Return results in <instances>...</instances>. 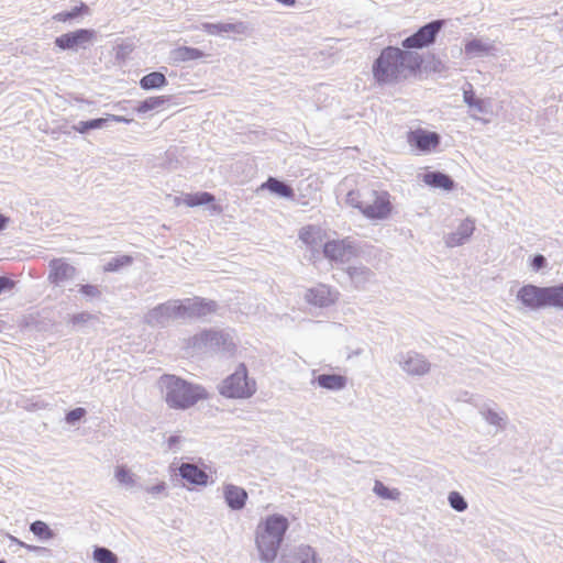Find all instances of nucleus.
<instances>
[{
    "label": "nucleus",
    "mask_w": 563,
    "mask_h": 563,
    "mask_svg": "<svg viewBox=\"0 0 563 563\" xmlns=\"http://www.w3.org/2000/svg\"><path fill=\"white\" fill-rule=\"evenodd\" d=\"M422 66L423 57L420 54L387 46L374 60L372 73L378 85H387L417 76L422 70Z\"/></svg>",
    "instance_id": "obj_1"
},
{
    "label": "nucleus",
    "mask_w": 563,
    "mask_h": 563,
    "mask_svg": "<svg viewBox=\"0 0 563 563\" xmlns=\"http://www.w3.org/2000/svg\"><path fill=\"white\" fill-rule=\"evenodd\" d=\"M157 385L170 409L186 410L209 398L205 387L173 374L162 375Z\"/></svg>",
    "instance_id": "obj_2"
},
{
    "label": "nucleus",
    "mask_w": 563,
    "mask_h": 563,
    "mask_svg": "<svg viewBox=\"0 0 563 563\" xmlns=\"http://www.w3.org/2000/svg\"><path fill=\"white\" fill-rule=\"evenodd\" d=\"M393 196L383 188L367 187L353 189L346 194V203L357 209L366 219L384 221L389 219L395 206Z\"/></svg>",
    "instance_id": "obj_3"
},
{
    "label": "nucleus",
    "mask_w": 563,
    "mask_h": 563,
    "mask_svg": "<svg viewBox=\"0 0 563 563\" xmlns=\"http://www.w3.org/2000/svg\"><path fill=\"white\" fill-rule=\"evenodd\" d=\"M288 520L282 515H271L262 520L255 533V544L261 559L273 562L288 529Z\"/></svg>",
    "instance_id": "obj_4"
},
{
    "label": "nucleus",
    "mask_w": 563,
    "mask_h": 563,
    "mask_svg": "<svg viewBox=\"0 0 563 563\" xmlns=\"http://www.w3.org/2000/svg\"><path fill=\"white\" fill-rule=\"evenodd\" d=\"M255 390V380L249 378L246 366L240 364L234 373L223 380L220 394L228 398H249Z\"/></svg>",
    "instance_id": "obj_5"
},
{
    "label": "nucleus",
    "mask_w": 563,
    "mask_h": 563,
    "mask_svg": "<svg viewBox=\"0 0 563 563\" xmlns=\"http://www.w3.org/2000/svg\"><path fill=\"white\" fill-rule=\"evenodd\" d=\"M166 310L175 318H202L214 313L217 303L212 300L195 297L167 306Z\"/></svg>",
    "instance_id": "obj_6"
},
{
    "label": "nucleus",
    "mask_w": 563,
    "mask_h": 563,
    "mask_svg": "<svg viewBox=\"0 0 563 563\" xmlns=\"http://www.w3.org/2000/svg\"><path fill=\"white\" fill-rule=\"evenodd\" d=\"M443 24L442 20H437L421 26L416 33L402 41V47L406 48L405 51H409L430 46L434 43Z\"/></svg>",
    "instance_id": "obj_7"
},
{
    "label": "nucleus",
    "mask_w": 563,
    "mask_h": 563,
    "mask_svg": "<svg viewBox=\"0 0 563 563\" xmlns=\"http://www.w3.org/2000/svg\"><path fill=\"white\" fill-rule=\"evenodd\" d=\"M323 255L331 262H347L356 254L350 238L329 240L323 245Z\"/></svg>",
    "instance_id": "obj_8"
},
{
    "label": "nucleus",
    "mask_w": 563,
    "mask_h": 563,
    "mask_svg": "<svg viewBox=\"0 0 563 563\" xmlns=\"http://www.w3.org/2000/svg\"><path fill=\"white\" fill-rule=\"evenodd\" d=\"M520 302L532 310L548 307V287L525 285L517 295Z\"/></svg>",
    "instance_id": "obj_9"
},
{
    "label": "nucleus",
    "mask_w": 563,
    "mask_h": 563,
    "mask_svg": "<svg viewBox=\"0 0 563 563\" xmlns=\"http://www.w3.org/2000/svg\"><path fill=\"white\" fill-rule=\"evenodd\" d=\"M407 142L420 152L434 151L440 144V135L424 129H416L407 134Z\"/></svg>",
    "instance_id": "obj_10"
},
{
    "label": "nucleus",
    "mask_w": 563,
    "mask_h": 563,
    "mask_svg": "<svg viewBox=\"0 0 563 563\" xmlns=\"http://www.w3.org/2000/svg\"><path fill=\"white\" fill-rule=\"evenodd\" d=\"M305 298L308 303L323 308L335 303L339 299V292L324 284H319L308 289Z\"/></svg>",
    "instance_id": "obj_11"
},
{
    "label": "nucleus",
    "mask_w": 563,
    "mask_h": 563,
    "mask_svg": "<svg viewBox=\"0 0 563 563\" xmlns=\"http://www.w3.org/2000/svg\"><path fill=\"white\" fill-rule=\"evenodd\" d=\"M96 36L95 31L80 29L75 32L66 33L55 40V44L62 49H71L85 43L91 42Z\"/></svg>",
    "instance_id": "obj_12"
},
{
    "label": "nucleus",
    "mask_w": 563,
    "mask_h": 563,
    "mask_svg": "<svg viewBox=\"0 0 563 563\" xmlns=\"http://www.w3.org/2000/svg\"><path fill=\"white\" fill-rule=\"evenodd\" d=\"M48 280L51 284L59 285L71 279L76 274V268L64 258H53L49 264Z\"/></svg>",
    "instance_id": "obj_13"
},
{
    "label": "nucleus",
    "mask_w": 563,
    "mask_h": 563,
    "mask_svg": "<svg viewBox=\"0 0 563 563\" xmlns=\"http://www.w3.org/2000/svg\"><path fill=\"white\" fill-rule=\"evenodd\" d=\"M180 476L192 486H206L209 481V475L195 464L183 463L179 466Z\"/></svg>",
    "instance_id": "obj_14"
},
{
    "label": "nucleus",
    "mask_w": 563,
    "mask_h": 563,
    "mask_svg": "<svg viewBox=\"0 0 563 563\" xmlns=\"http://www.w3.org/2000/svg\"><path fill=\"white\" fill-rule=\"evenodd\" d=\"M223 495L228 506L233 510L242 509L247 500L245 489L231 484L224 486Z\"/></svg>",
    "instance_id": "obj_15"
},
{
    "label": "nucleus",
    "mask_w": 563,
    "mask_h": 563,
    "mask_svg": "<svg viewBox=\"0 0 563 563\" xmlns=\"http://www.w3.org/2000/svg\"><path fill=\"white\" fill-rule=\"evenodd\" d=\"M475 223L471 219L463 220L457 230L452 232L448 239L446 244L449 246H456L463 244L474 232Z\"/></svg>",
    "instance_id": "obj_16"
},
{
    "label": "nucleus",
    "mask_w": 563,
    "mask_h": 563,
    "mask_svg": "<svg viewBox=\"0 0 563 563\" xmlns=\"http://www.w3.org/2000/svg\"><path fill=\"white\" fill-rule=\"evenodd\" d=\"M402 368L410 375H424L430 369V364L419 354L408 355L402 364Z\"/></svg>",
    "instance_id": "obj_17"
},
{
    "label": "nucleus",
    "mask_w": 563,
    "mask_h": 563,
    "mask_svg": "<svg viewBox=\"0 0 563 563\" xmlns=\"http://www.w3.org/2000/svg\"><path fill=\"white\" fill-rule=\"evenodd\" d=\"M316 380L321 388L329 390H341L347 384L346 376L340 374H321Z\"/></svg>",
    "instance_id": "obj_18"
},
{
    "label": "nucleus",
    "mask_w": 563,
    "mask_h": 563,
    "mask_svg": "<svg viewBox=\"0 0 563 563\" xmlns=\"http://www.w3.org/2000/svg\"><path fill=\"white\" fill-rule=\"evenodd\" d=\"M423 183L430 187L451 190L454 181L445 174L440 172H429L423 175Z\"/></svg>",
    "instance_id": "obj_19"
},
{
    "label": "nucleus",
    "mask_w": 563,
    "mask_h": 563,
    "mask_svg": "<svg viewBox=\"0 0 563 563\" xmlns=\"http://www.w3.org/2000/svg\"><path fill=\"white\" fill-rule=\"evenodd\" d=\"M195 342L210 344L216 347H220V345H225L227 343H229V345H233L229 335L217 331H205L195 336Z\"/></svg>",
    "instance_id": "obj_20"
},
{
    "label": "nucleus",
    "mask_w": 563,
    "mask_h": 563,
    "mask_svg": "<svg viewBox=\"0 0 563 563\" xmlns=\"http://www.w3.org/2000/svg\"><path fill=\"white\" fill-rule=\"evenodd\" d=\"M214 201L213 195L202 191L195 194H186L177 200V205H185L186 207H198L201 205H208Z\"/></svg>",
    "instance_id": "obj_21"
},
{
    "label": "nucleus",
    "mask_w": 563,
    "mask_h": 563,
    "mask_svg": "<svg viewBox=\"0 0 563 563\" xmlns=\"http://www.w3.org/2000/svg\"><path fill=\"white\" fill-rule=\"evenodd\" d=\"M261 189H267L269 190L271 192L277 195V196H280V197H285V198H292L294 197V190L292 188L274 178V177H269L265 183H263L260 187Z\"/></svg>",
    "instance_id": "obj_22"
},
{
    "label": "nucleus",
    "mask_w": 563,
    "mask_h": 563,
    "mask_svg": "<svg viewBox=\"0 0 563 563\" xmlns=\"http://www.w3.org/2000/svg\"><path fill=\"white\" fill-rule=\"evenodd\" d=\"M324 232L316 225H306L299 231V239L308 246H314L323 239Z\"/></svg>",
    "instance_id": "obj_23"
},
{
    "label": "nucleus",
    "mask_w": 563,
    "mask_h": 563,
    "mask_svg": "<svg viewBox=\"0 0 563 563\" xmlns=\"http://www.w3.org/2000/svg\"><path fill=\"white\" fill-rule=\"evenodd\" d=\"M167 79L163 73L153 71L142 77L140 86L143 90L158 89L166 86Z\"/></svg>",
    "instance_id": "obj_24"
},
{
    "label": "nucleus",
    "mask_w": 563,
    "mask_h": 563,
    "mask_svg": "<svg viewBox=\"0 0 563 563\" xmlns=\"http://www.w3.org/2000/svg\"><path fill=\"white\" fill-rule=\"evenodd\" d=\"M169 99L170 98L168 96L150 97V98L145 99L144 101H142L139 104L136 110L140 113H145V112H148L151 110L159 109L165 103H167L169 101Z\"/></svg>",
    "instance_id": "obj_25"
},
{
    "label": "nucleus",
    "mask_w": 563,
    "mask_h": 563,
    "mask_svg": "<svg viewBox=\"0 0 563 563\" xmlns=\"http://www.w3.org/2000/svg\"><path fill=\"white\" fill-rule=\"evenodd\" d=\"M205 56L203 52L195 47L181 46L175 51V58L178 62H189L200 59Z\"/></svg>",
    "instance_id": "obj_26"
},
{
    "label": "nucleus",
    "mask_w": 563,
    "mask_h": 563,
    "mask_svg": "<svg viewBox=\"0 0 563 563\" xmlns=\"http://www.w3.org/2000/svg\"><path fill=\"white\" fill-rule=\"evenodd\" d=\"M463 99L470 108L475 109L477 112H485L487 109L486 102L483 99L476 97L472 86L464 90Z\"/></svg>",
    "instance_id": "obj_27"
},
{
    "label": "nucleus",
    "mask_w": 563,
    "mask_h": 563,
    "mask_svg": "<svg viewBox=\"0 0 563 563\" xmlns=\"http://www.w3.org/2000/svg\"><path fill=\"white\" fill-rule=\"evenodd\" d=\"M30 530L41 540H51L54 538V531L44 521L36 520L31 523Z\"/></svg>",
    "instance_id": "obj_28"
},
{
    "label": "nucleus",
    "mask_w": 563,
    "mask_h": 563,
    "mask_svg": "<svg viewBox=\"0 0 563 563\" xmlns=\"http://www.w3.org/2000/svg\"><path fill=\"white\" fill-rule=\"evenodd\" d=\"M241 24L233 23H206L203 24V29L209 34H221V33H230L238 32Z\"/></svg>",
    "instance_id": "obj_29"
},
{
    "label": "nucleus",
    "mask_w": 563,
    "mask_h": 563,
    "mask_svg": "<svg viewBox=\"0 0 563 563\" xmlns=\"http://www.w3.org/2000/svg\"><path fill=\"white\" fill-rule=\"evenodd\" d=\"M89 12V8L84 3L80 2L79 5H76L71 11L68 12H59L53 16V20L58 22H67L69 20H73L77 18L80 14H86Z\"/></svg>",
    "instance_id": "obj_30"
},
{
    "label": "nucleus",
    "mask_w": 563,
    "mask_h": 563,
    "mask_svg": "<svg viewBox=\"0 0 563 563\" xmlns=\"http://www.w3.org/2000/svg\"><path fill=\"white\" fill-rule=\"evenodd\" d=\"M548 307L563 309V284L548 287Z\"/></svg>",
    "instance_id": "obj_31"
},
{
    "label": "nucleus",
    "mask_w": 563,
    "mask_h": 563,
    "mask_svg": "<svg viewBox=\"0 0 563 563\" xmlns=\"http://www.w3.org/2000/svg\"><path fill=\"white\" fill-rule=\"evenodd\" d=\"M464 51L467 56L473 57L476 55L487 53L489 51V46L484 44L481 40L475 38V40L468 41L465 44Z\"/></svg>",
    "instance_id": "obj_32"
},
{
    "label": "nucleus",
    "mask_w": 563,
    "mask_h": 563,
    "mask_svg": "<svg viewBox=\"0 0 563 563\" xmlns=\"http://www.w3.org/2000/svg\"><path fill=\"white\" fill-rule=\"evenodd\" d=\"M93 560L97 563H117L118 562L115 554L106 548H96L93 551Z\"/></svg>",
    "instance_id": "obj_33"
},
{
    "label": "nucleus",
    "mask_w": 563,
    "mask_h": 563,
    "mask_svg": "<svg viewBox=\"0 0 563 563\" xmlns=\"http://www.w3.org/2000/svg\"><path fill=\"white\" fill-rule=\"evenodd\" d=\"M374 492L376 495L384 499H398L399 492L397 489H389L387 486H385L382 482L376 481L374 485Z\"/></svg>",
    "instance_id": "obj_34"
},
{
    "label": "nucleus",
    "mask_w": 563,
    "mask_h": 563,
    "mask_svg": "<svg viewBox=\"0 0 563 563\" xmlns=\"http://www.w3.org/2000/svg\"><path fill=\"white\" fill-rule=\"evenodd\" d=\"M106 122H107V119H104V118L93 119L90 121H81L78 123V125L75 126V130L77 132L84 134V133L88 132L89 130L101 128Z\"/></svg>",
    "instance_id": "obj_35"
},
{
    "label": "nucleus",
    "mask_w": 563,
    "mask_h": 563,
    "mask_svg": "<svg viewBox=\"0 0 563 563\" xmlns=\"http://www.w3.org/2000/svg\"><path fill=\"white\" fill-rule=\"evenodd\" d=\"M299 563H317L316 552L311 547H300L297 552Z\"/></svg>",
    "instance_id": "obj_36"
},
{
    "label": "nucleus",
    "mask_w": 563,
    "mask_h": 563,
    "mask_svg": "<svg viewBox=\"0 0 563 563\" xmlns=\"http://www.w3.org/2000/svg\"><path fill=\"white\" fill-rule=\"evenodd\" d=\"M115 478L124 485H133L134 479L131 472L125 466H118L115 468Z\"/></svg>",
    "instance_id": "obj_37"
},
{
    "label": "nucleus",
    "mask_w": 563,
    "mask_h": 563,
    "mask_svg": "<svg viewBox=\"0 0 563 563\" xmlns=\"http://www.w3.org/2000/svg\"><path fill=\"white\" fill-rule=\"evenodd\" d=\"M449 501L451 507L457 511H463L467 508L466 501L457 492H452L450 494Z\"/></svg>",
    "instance_id": "obj_38"
},
{
    "label": "nucleus",
    "mask_w": 563,
    "mask_h": 563,
    "mask_svg": "<svg viewBox=\"0 0 563 563\" xmlns=\"http://www.w3.org/2000/svg\"><path fill=\"white\" fill-rule=\"evenodd\" d=\"M85 415L86 410L84 408H75L67 413L66 421L68 423H75L76 421L80 420Z\"/></svg>",
    "instance_id": "obj_39"
},
{
    "label": "nucleus",
    "mask_w": 563,
    "mask_h": 563,
    "mask_svg": "<svg viewBox=\"0 0 563 563\" xmlns=\"http://www.w3.org/2000/svg\"><path fill=\"white\" fill-rule=\"evenodd\" d=\"M79 291L86 296V297H98L100 295V290L98 288V286L96 285H81L80 288H79Z\"/></svg>",
    "instance_id": "obj_40"
},
{
    "label": "nucleus",
    "mask_w": 563,
    "mask_h": 563,
    "mask_svg": "<svg viewBox=\"0 0 563 563\" xmlns=\"http://www.w3.org/2000/svg\"><path fill=\"white\" fill-rule=\"evenodd\" d=\"M165 489H166L165 482H161V483H158L156 485H153V486L148 487L146 490H147L148 494L157 495V494L163 493Z\"/></svg>",
    "instance_id": "obj_41"
},
{
    "label": "nucleus",
    "mask_w": 563,
    "mask_h": 563,
    "mask_svg": "<svg viewBox=\"0 0 563 563\" xmlns=\"http://www.w3.org/2000/svg\"><path fill=\"white\" fill-rule=\"evenodd\" d=\"M14 287V282L8 277H0V294L5 289H11Z\"/></svg>",
    "instance_id": "obj_42"
},
{
    "label": "nucleus",
    "mask_w": 563,
    "mask_h": 563,
    "mask_svg": "<svg viewBox=\"0 0 563 563\" xmlns=\"http://www.w3.org/2000/svg\"><path fill=\"white\" fill-rule=\"evenodd\" d=\"M544 264H545V258L542 255H536L531 263L533 269H536V271L542 268L544 266Z\"/></svg>",
    "instance_id": "obj_43"
},
{
    "label": "nucleus",
    "mask_w": 563,
    "mask_h": 563,
    "mask_svg": "<svg viewBox=\"0 0 563 563\" xmlns=\"http://www.w3.org/2000/svg\"><path fill=\"white\" fill-rule=\"evenodd\" d=\"M92 318L89 313H79L71 318L73 323L86 322Z\"/></svg>",
    "instance_id": "obj_44"
},
{
    "label": "nucleus",
    "mask_w": 563,
    "mask_h": 563,
    "mask_svg": "<svg viewBox=\"0 0 563 563\" xmlns=\"http://www.w3.org/2000/svg\"><path fill=\"white\" fill-rule=\"evenodd\" d=\"M180 441V437L179 435H172L168 438V445L169 448L176 445L178 442Z\"/></svg>",
    "instance_id": "obj_45"
},
{
    "label": "nucleus",
    "mask_w": 563,
    "mask_h": 563,
    "mask_svg": "<svg viewBox=\"0 0 563 563\" xmlns=\"http://www.w3.org/2000/svg\"><path fill=\"white\" fill-rule=\"evenodd\" d=\"M487 419L493 423H499V421L501 420V418H499L497 413L493 412H489Z\"/></svg>",
    "instance_id": "obj_46"
},
{
    "label": "nucleus",
    "mask_w": 563,
    "mask_h": 563,
    "mask_svg": "<svg viewBox=\"0 0 563 563\" xmlns=\"http://www.w3.org/2000/svg\"><path fill=\"white\" fill-rule=\"evenodd\" d=\"M110 118L115 121V122H124V123H129L131 120L126 119V118H123V117H119V115H110Z\"/></svg>",
    "instance_id": "obj_47"
},
{
    "label": "nucleus",
    "mask_w": 563,
    "mask_h": 563,
    "mask_svg": "<svg viewBox=\"0 0 563 563\" xmlns=\"http://www.w3.org/2000/svg\"><path fill=\"white\" fill-rule=\"evenodd\" d=\"M19 544H20V547L26 549L27 551H36V550H38L37 547L31 545V544H26L24 542H19Z\"/></svg>",
    "instance_id": "obj_48"
},
{
    "label": "nucleus",
    "mask_w": 563,
    "mask_h": 563,
    "mask_svg": "<svg viewBox=\"0 0 563 563\" xmlns=\"http://www.w3.org/2000/svg\"><path fill=\"white\" fill-rule=\"evenodd\" d=\"M7 223H8V218L0 214V230H2L7 225Z\"/></svg>",
    "instance_id": "obj_49"
},
{
    "label": "nucleus",
    "mask_w": 563,
    "mask_h": 563,
    "mask_svg": "<svg viewBox=\"0 0 563 563\" xmlns=\"http://www.w3.org/2000/svg\"><path fill=\"white\" fill-rule=\"evenodd\" d=\"M129 263H131V257H129V256H124V257H122V258H121V261H120V264H121V265H123V264H129Z\"/></svg>",
    "instance_id": "obj_50"
},
{
    "label": "nucleus",
    "mask_w": 563,
    "mask_h": 563,
    "mask_svg": "<svg viewBox=\"0 0 563 563\" xmlns=\"http://www.w3.org/2000/svg\"><path fill=\"white\" fill-rule=\"evenodd\" d=\"M0 563H5L4 561H0Z\"/></svg>",
    "instance_id": "obj_51"
}]
</instances>
